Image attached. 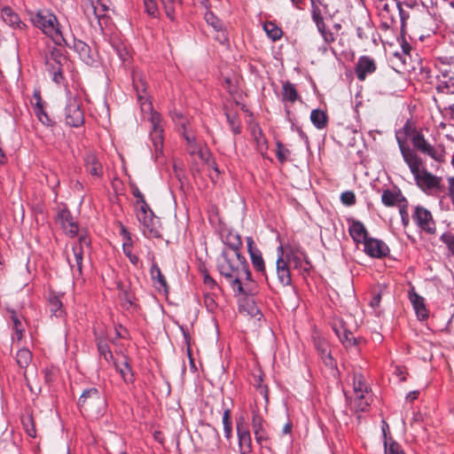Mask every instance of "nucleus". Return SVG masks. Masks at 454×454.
Listing matches in <instances>:
<instances>
[{
  "label": "nucleus",
  "mask_w": 454,
  "mask_h": 454,
  "mask_svg": "<svg viewBox=\"0 0 454 454\" xmlns=\"http://www.w3.org/2000/svg\"><path fill=\"white\" fill-rule=\"evenodd\" d=\"M414 220L425 231L434 233L435 224L431 213L427 209L418 207L415 210Z\"/></svg>",
  "instance_id": "4468645a"
},
{
  "label": "nucleus",
  "mask_w": 454,
  "mask_h": 454,
  "mask_svg": "<svg viewBox=\"0 0 454 454\" xmlns=\"http://www.w3.org/2000/svg\"><path fill=\"white\" fill-rule=\"evenodd\" d=\"M51 311L56 316L59 317L62 314V302L56 296L51 297L49 300Z\"/></svg>",
  "instance_id": "79ce46f5"
},
{
  "label": "nucleus",
  "mask_w": 454,
  "mask_h": 454,
  "mask_svg": "<svg viewBox=\"0 0 454 454\" xmlns=\"http://www.w3.org/2000/svg\"><path fill=\"white\" fill-rule=\"evenodd\" d=\"M310 121L317 129H322L327 125L328 116L324 111L314 109L310 114Z\"/></svg>",
  "instance_id": "c756f323"
},
{
  "label": "nucleus",
  "mask_w": 454,
  "mask_h": 454,
  "mask_svg": "<svg viewBox=\"0 0 454 454\" xmlns=\"http://www.w3.org/2000/svg\"><path fill=\"white\" fill-rule=\"evenodd\" d=\"M299 98L300 96L294 84L290 82H285L282 86V101L293 104Z\"/></svg>",
  "instance_id": "c85d7f7f"
},
{
  "label": "nucleus",
  "mask_w": 454,
  "mask_h": 454,
  "mask_svg": "<svg viewBox=\"0 0 454 454\" xmlns=\"http://www.w3.org/2000/svg\"><path fill=\"white\" fill-rule=\"evenodd\" d=\"M204 19L207 24L214 29L216 33L215 39L220 43L224 44L228 43V34L223 27L221 20H219L211 11L207 10L204 14Z\"/></svg>",
  "instance_id": "ddd939ff"
},
{
  "label": "nucleus",
  "mask_w": 454,
  "mask_h": 454,
  "mask_svg": "<svg viewBox=\"0 0 454 454\" xmlns=\"http://www.w3.org/2000/svg\"><path fill=\"white\" fill-rule=\"evenodd\" d=\"M121 235L122 236V249L125 255L129 258L130 262L134 265H137L139 262L138 256L132 253V239L129 232L124 226L121 228Z\"/></svg>",
  "instance_id": "b1692460"
},
{
  "label": "nucleus",
  "mask_w": 454,
  "mask_h": 454,
  "mask_svg": "<svg viewBox=\"0 0 454 454\" xmlns=\"http://www.w3.org/2000/svg\"><path fill=\"white\" fill-rule=\"evenodd\" d=\"M336 333L338 334L340 341L346 346V347H351L356 345V338L353 335L351 332L343 330L342 334L339 333V331L336 330Z\"/></svg>",
  "instance_id": "58836bf2"
},
{
  "label": "nucleus",
  "mask_w": 454,
  "mask_h": 454,
  "mask_svg": "<svg viewBox=\"0 0 454 454\" xmlns=\"http://www.w3.org/2000/svg\"><path fill=\"white\" fill-rule=\"evenodd\" d=\"M135 209L138 221L143 224L144 234L147 238H159L160 236L159 221L151 207L146 204V201L137 200Z\"/></svg>",
  "instance_id": "7ed1b4c3"
},
{
  "label": "nucleus",
  "mask_w": 454,
  "mask_h": 454,
  "mask_svg": "<svg viewBox=\"0 0 454 454\" xmlns=\"http://www.w3.org/2000/svg\"><path fill=\"white\" fill-rule=\"evenodd\" d=\"M291 152L289 149L286 148L280 142H277L276 156L281 163L286 162Z\"/></svg>",
  "instance_id": "ea45409f"
},
{
  "label": "nucleus",
  "mask_w": 454,
  "mask_h": 454,
  "mask_svg": "<svg viewBox=\"0 0 454 454\" xmlns=\"http://www.w3.org/2000/svg\"><path fill=\"white\" fill-rule=\"evenodd\" d=\"M237 432L241 451L243 453L251 451L252 441L250 432L245 425V419L242 417L237 420Z\"/></svg>",
  "instance_id": "f3484780"
},
{
  "label": "nucleus",
  "mask_w": 454,
  "mask_h": 454,
  "mask_svg": "<svg viewBox=\"0 0 454 454\" xmlns=\"http://www.w3.org/2000/svg\"><path fill=\"white\" fill-rule=\"evenodd\" d=\"M442 240L447 245L451 254L454 255V235L444 234L442 236Z\"/></svg>",
  "instance_id": "6e6d98bb"
},
{
  "label": "nucleus",
  "mask_w": 454,
  "mask_h": 454,
  "mask_svg": "<svg viewBox=\"0 0 454 454\" xmlns=\"http://www.w3.org/2000/svg\"><path fill=\"white\" fill-rule=\"evenodd\" d=\"M59 220L62 228L71 237H74L78 232V225L67 209H62L59 213Z\"/></svg>",
  "instance_id": "412c9836"
},
{
  "label": "nucleus",
  "mask_w": 454,
  "mask_h": 454,
  "mask_svg": "<svg viewBox=\"0 0 454 454\" xmlns=\"http://www.w3.org/2000/svg\"><path fill=\"white\" fill-rule=\"evenodd\" d=\"M188 152L192 155L198 154L200 159H204L205 154L207 153L202 151L196 142L192 143V145H188Z\"/></svg>",
  "instance_id": "8fccbe9b"
},
{
  "label": "nucleus",
  "mask_w": 454,
  "mask_h": 454,
  "mask_svg": "<svg viewBox=\"0 0 454 454\" xmlns=\"http://www.w3.org/2000/svg\"><path fill=\"white\" fill-rule=\"evenodd\" d=\"M89 245H90L89 238L86 236H82L78 239L77 243H75L73 246V248H72L73 258L69 254L67 255V260H68L71 267L74 266L73 263V261H74L75 262V265H76L79 272L82 271L83 254H84L85 250L89 249Z\"/></svg>",
  "instance_id": "f8f14e48"
},
{
  "label": "nucleus",
  "mask_w": 454,
  "mask_h": 454,
  "mask_svg": "<svg viewBox=\"0 0 454 454\" xmlns=\"http://www.w3.org/2000/svg\"><path fill=\"white\" fill-rule=\"evenodd\" d=\"M22 424L27 434L31 437L36 436V431L35 427V421L31 415H27L22 418Z\"/></svg>",
  "instance_id": "c9c22d12"
},
{
  "label": "nucleus",
  "mask_w": 454,
  "mask_h": 454,
  "mask_svg": "<svg viewBox=\"0 0 454 454\" xmlns=\"http://www.w3.org/2000/svg\"><path fill=\"white\" fill-rule=\"evenodd\" d=\"M145 8L148 14L155 17L158 13V6L155 0H144Z\"/></svg>",
  "instance_id": "49530a36"
},
{
  "label": "nucleus",
  "mask_w": 454,
  "mask_h": 454,
  "mask_svg": "<svg viewBox=\"0 0 454 454\" xmlns=\"http://www.w3.org/2000/svg\"><path fill=\"white\" fill-rule=\"evenodd\" d=\"M397 5H398V9H399L401 22H402V30H403V28L405 27L406 20L409 18V13L402 8L400 4H398Z\"/></svg>",
  "instance_id": "e2e57ef3"
},
{
  "label": "nucleus",
  "mask_w": 454,
  "mask_h": 454,
  "mask_svg": "<svg viewBox=\"0 0 454 454\" xmlns=\"http://www.w3.org/2000/svg\"><path fill=\"white\" fill-rule=\"evenodd\" d=\"M313 20L315 21L317 29H324L325 24L324 22L323 17L318 12H313Z\"/></svg>",
  "instance_id": "052dcab7"
},
{
  "label": "nucleus",
  "mask_w": 454,
  "mask_h": 454,
  "mask_svg": "<svg viewBox=\"0 0 454 454\" xmlns=\"http://www.w3.org/2000/svg\"><path fill=\"white\" fill-rule=\"evenodd\" d=\"M364 25H365V27H358L357 29H356L357 36L360 39H362V40H364V39L368 38V35L366 33V30H370L371 29L369 22H365Z\"/></svg>",
  "instance_id": "13d9d810"
},
{
  "label": "nucleus",
  "mask_w": 454,
  "mask_h": 454,
  "mask_svg": "<svg viewBox=\"0 0 454 454\" xmlns=\"http://www.w3.org/2000/svg\"><path fill=\"white\" fill-rule=\"evenodd\" d=\"M11 318L13 323V329L15 331V336L18 340H20L23 336L24 328L22 324L14 311L11 312Z\"/></svg>",
  "instance_id": "e433bc0d"
},
{
  "label": "nucleus",
  "mask_w": 454,
  "mask_h": 454,
  "mask_svg": "<svg viewBox=\"0 0 454 454\" xmlns=\"http://www.w3.org/2000/svg\"><path fill=\"white\" fill-rule=\"evenodd\" d=\"M175 120L178 121L179 124L182 126V128L184 129V137L187 144L188 145H192V143L196 142L194 137L185 133V122L184 121L183 115L180 114H176V117H175Z\"/></svg>",
  "instance_id": "a18cd8bd"
},
{
  "label": "nucleus",
  "mask_w": 454,
  "mask_h": 454,
  "mask_svg": "<svg viewBox=\"0 0 454 454\" xmlns=\"http://www.w3.org/2000/svg\"><path fill=\"white\" fill-rule=\"evenodd\" d=\"M203 283L208 290L217 289L215 281L208 274L204 275Z\"/></svg>",
  "instance_id": "4d7b16f0"
},
{
  "label": "nucleus",
  "mask_w": 454,
  "mask_h": 454,
  "mask_svg": "<svg viewBox=\"0 0 454 454\" xmlns=\"http://www.w3.org/2000/svg\"><path fill=\"white\" fill-rule=\"evenodd\" d=\"M448 182H449L450 195L452 199H454V177H450L448 179Z\"/></svg>",
  "instance_id": "774afa93"
},
{
  "label": "nucleus",
  "mask_w": 454,
  "mask_h": 454,
  "mask_svg": "<svg viewBox=\"0 0 454 454\" xmlns=\"http://www.w3.org/2000/svg\"><path fill=\"white\" fill-rule=\"evenodd\" d=\"M441 73L442 79L438 76L437 92L440 95L454 94V73L448 69L441 70Z\"/></svg>",
  "instance_id": "a211bd4d"
},
{
  "label": "nucleus",
  "mask_w": 454,
  "mask_h": 454,
  "mask_svg": "<svg viewBox=\"0 0 454 454\" xmlns=\"http://www.w3.org/2000/svg\"><path fill=\"white\" fill-rule=\"evenodd\" d=\"M364 244V252L372 257L381 258L389 253L388 247L380 239H367Z\"/></svg>",
  "instance_id": "2eb2a0df"
},
{
  "label": "nucleus",
  "mask_w": 454,
  "mask_h": 454,
  "mask_svg": "<svg viewBox=\"0 0 454 454\" xmlns=\"http://www.w3.org/2000/svg\"><path fill=\"white\" fill-rule=\"evenodd\" d=\"M33 98L35 100V107L43 106V99H42L41 93L39 90H36L34 91Z\"/></svg>",
  "instance_id": "0e129e2a"
},
{
  "label": "nucleus",
  "mask_w": 454,
  "mask_h": 454,
  "mask_svg": "<svg viewBox=\"0 0 454 454\" xmlns=\"http://www.w3.org/2000/svg\"><path fill=\"white\" fill-rule=\"evenodd\" d=\"M56 368L53 366L46 367L43 370V373L46 383H50L53 380L56 375Z\"/></svg>",
  "instance_id": "603ef678"
},
{
  "label": "nucleus",
  "mask_w": 454,
  "mask_h": 454,
  "mask_svg": "<svg viewBox=\"0 0 454 454\" xmlns=\"http://www.w3.org/2000/svg\"><path fill=\"white\" fill-rule=\"evenodd\" d=\"M380 300H381V295H380V294H375V295L372 297V301H370V305H371V307H372V308H377V307H379V305H380Z\"/></svg>",
  "instance_id": "338daca9"
},
{
  "label": "nucleus",
  "mask_w": 454,
  "mask_h": 454,
  "mask_svg": "<svg viewBox=\"0 0 454 454\" xmlns=\"http://www.w3.org/2000/svg\"><path fill=\"white\" fill-rule=\"evenodd\" d=\"M385 454H404L400 445L394 441L385 440Z\"/></svg>",
  "instance_id": "4c0bfd02"
},
{
  "label": "nucleus",
  "mask_w": 454,
  "mask_h": 454,
  "mask_svg": "<svg viewBox=\"0 0 454 454\" xmlns=\"http://www.w3.org/2000/svg\"><path fill=\"white\" fill-rule=\"evenodd\" d=\"M318 31L322 35L324 41L326 43H332L333 42L335 41L334 35L330 30H327L325 27H324V29H319Z\"/></svg>",
  "instance_id": "5fc2aeb1"
},
{
  "label": "nucleus",
  "mask_w": 454,
  "mask_h": 454,
  "mask_svg": "<svg viewBox=\"0 0 454 454\" xmlns=\"http://www.w3.org/2000/svg\"><path fill=\"white\" fill-rule=\"evenodd\" d=\"M254 437H255L256 442L260 445H262L269 439L267 432L265 431L264 428L260 429V430H254Z\"/></svg>",
  "instance_id": "3c124183"
},
{
  "label": "nucleus",
  "mask_w": 454,
  "mask_h": 454,
  "mask_svg": "<svg viewBox=\"0 0 454 454\" xmlns=\"http://www.w3.org/2000/svg\"><path fill=\"white\" fill-rule=\"evenodd\" d=\"M150 273L152 276V279L153 280V283L156 286V288H158L159 290H163L167 293L168 290L167 280L156 263H153L152 265Z\"/></svg>",
  "instance_id": "cd10ccee"
},
{
  "label": "nucleus",
  "mask_w": 454,
  "mask_h": 454,
  "mask_svg": "<svg viewBox=\"0 0 454 454\" xmlns=\"http://www.w3.org/2000/svg\"><path fill=\"white\" fill-rule=\"evenodd\" d=\"M264 31L273 41H277L282 36V30L275 23L267 21L263 25Z\"/></svg>",
  "instance_id": "72a5a7b5"
},
{
  "label": "nucleus",
  "mask_w": 454,
  "mask_h": 454,
  "mask_svg": "<svg viewBox=\"0 0 454 454\" xmlns=\"http://www.w3.org/2000/svg\"><path fill=\"white\" fill-rule=\"evenodd\" d=\"M223 424L224 436L226 437V439L230 440L231 437L232 425H231V411L229 409H226L223 411Z\"/></svg>",
  "instance_id": "f704fd0d"
},
{
  "label": "nucleus",
  "mask_w": 454,
  "mask_h": 454,
  "mask_svg": "<svg viewBox=\"0 0 454 454\" xmlns=\"http://www.w3.org/2000/svg\"><path fill=\"white\" fill-rule=\"evenodd\" d=\"M15 358L21 369H27L33 360V355L28 348H23L18 350Z\"/></svg>",
  "instance_id": "7c9ffc66"
},
{
  "label": "nucleus",
  "mask_w": 454,
  "mask_h": 454,
  "mask_svg": "<svg viewBox=\"0 0 454 454\" xmlns=\"http://www.w3.org/2000/svg\"><path fill=\"white\" fill-rule=\"evenodd\" d=\"M348 231L356 243H364L368 239L367 231L361 222L353 221L349 226Z\"/></svg>",
  "instance_id": "a878e982"
},
{
  "label": "nucleus",
  "mask_w": 454,
  "mask_h": 454,
  "mask_svg": "<svg viewBox=\"0 0 454 454\" xmlns=\"http://www.w3.org/2000/svg\"><path fill=\"white\" fill-rule=\"evenodd\" d=\"M409 300L419 319L425 320L428 317V310L426 308L425 300L418 294L412 286L408 293Z\"/></svg>",
  "instance_id": "6ab92c4d"
},
{
  "label": "nucleus",
  "mask_w": 454,
  "mask_h": 454,
  "mask_svg": "<svg viewBox=\"0 0 454 454\" xmlns=\"http://www.w3.org/2000/svg\"><path fill=\"white\" fill-rule=\"evenodd\" d=\"M114 365L125 382L133 381V373L125 356H121V359L114 362Z\"/></svg>",
  "instance_id": "bb28decb"
},
{
  "label": "nucleus",
  "mask_w": 454,
  "mask_h": 454,
  "mask_svg": "<svg viewBox=\"0 0 454 454\" xmlns=\"http://www.w3.org/2000/svg\"><path fill=\"white\" fill-rule=\"evenodd\" d=\"M98 351H99L100 355L106 361H109L110 359L113 358L112 352L110 351L109 347L106 342H102V341L98 342Z\"/></svg>",
  "instance_id": "de8ad7c7"
},
{
  "label": "nucleus",
  "mask_w": 454,
  "mask_h": 454,
  "mask_svg": "<svg viewBox=\"0 0 454 454\" xmlns=\"http://www.w3.org/2000/svg\"><path fill=\"white\" fill-rule=\"evenodd\" d=\"M354 395L352 406L356 411H364L370 405L372 395L369 387L362 374H354L353 377Z\"/></svg>",
  "instance_id": "423d86ee"
},
{
  "label": "nucleus",
  "mask_w": 454,
  "mask_h": 454,
  "mask_svg": "<svg viewBox=\"0 0 454 454\" xmlns=\"http://www.w3.org/2000/svg\"><path fill=\"white\" fill-rule=\"evenodd\" d=\"M413 147L423 154H426L437 162H443L445 160V152L442 145L434 147L431 145L420 133H416L411 137Z\"/></svg>",
  "instance_id": "6e6552de"
},
{
  "label": "nucleus",
  "mask_w": 454,
  "mask_h": 454,
  "mask_svg": "<svg viewBox=\"0 0 454 454\" xmlns=\"http://www.w3.org/2000/svg\"><path fill=\"white\" fill-rule=\"evenodd\" d=\"M376 71L375 61L368 56L359 58L356 66V74L359 81H364L368 74Z\"/></svg>",
  "instance_id": "dca6fc26"
},
{
  "label": "nucleus",
  "mask_w": 454,
  "mask_h": 454,
  "mask_svg": "<svg viewBox=\"0 0 454 454\" xmlns=\"http://www.w3.org/2000/svg\"><path fill=\"white\" fill-rule=\"evenodd\" d=\"M242 306H243V308L245 306H247L250 309V310H248V313L254 317H255L259 314V309H257V307L255 306V304L253 301L247 300Z\"/></svg>",
  "instance_id": "bf43d9fd"
},
{
  "label": "nucleus",
  "mask_w": 454,
  "mask_h": 454,
  "mask_svg": "<svg viewBox=\"0 0 454 454\" xmlns=\"http://www.w3.org/2000/svg\"><path fill=\"white\" fill-rule=\"evenodd\" d=\"M3 20L11 27H20V20L16 12L10 7H4L1 11Z\"/></svg>",
  "instance_id": "2f4dec72"
},
{
  "label": "nucleus",
  "mask_w": 454,
  "mask_h": 454,
  "mask_svg": "<svg viewBox=\"0 0 454 454\" xmlns=\"http://www.w3.org/2000/svg\"><path fill=\"white\" fill-rule=\"evenodd\" d=\"M399 211H400L403 224L404 226H407L409 223V214L407 211V207L406 206L401 207Z\"/></svg>",
  "instance_id": "680f3d73"
},
{
  "label": "nucleus",
  "mask_w": 454,
  "mask_h": 454,
  "mask_svg": "<svg viewBox=\"0 0 454 454\" xmlns=\"http://www.w3.org/2000/svg\"><path fill=\"white\" fill-rule=\"evenodd\" d=\"M35 113L39 119V121L45 126H50L51 124V121L46 112L44 111L43 106L35 107Z\"/></svg>",
  "instance_id": "37998d69"
},
{
  "label": "nucleus",
  "mask_w": 454,
  "mask_h": 454,
  "mask_svg": "<svg viewBox=\"0 0 454 454\" xmlns=\"http://www.w3.org/2000/svg\"><path fill=\"white\" fill-rule=\"evenodd\" d=\"M66 123L71 127H79L84 122V114L81 108V102L74 97L67 98L65 107Z\"/></svg>",
  "instance_id": "9d476101"
},
{
  "label": "nucleus",
  "mask_w": 454,
  "mask_h": 454,
  "mask_svg": "<svg viewBox=\"0 0 454 454\" xmlns=\"http://www.w3.org/2000/svg\"><path fill=\"white\" fill-rule=\"evenodd\" d=\"M253 136L254 137L255 143H256V149L262 156H264V153L268 148L267 145V139L264 137L262 129L260 128L254 129H253Z\"/></svg>",
  "instance_id": "473e14b6"
},
{
  "label": "nucleus",
  "mask_w": 454,
  "mask_h": 454,
  "mask_svg": "<svg viewBox=\"0 0 454 454\" xmlns=\"http://www.w3.org/2000/svg\"><path fill=\"white\" fill-rule=\"evenodd\" d=\"M247 250L250 254L252 264L254 268L260 272L265 271L264 260L262 258L261 251L254 245V241L252 237L247 238Z\"/></svg>",
  "instance_id": "aec40b11"
},
{
  "label": "nucleus",
  "mask_w": 454,
  "mask_h": 454,
  "mask_svg": "<svg viewBox=\"0 0 454 454\" xmlns=\"http://www.w3.org/2000/svg\"><path fill=\"white\" fill-rule=\"evenodd\" d=\"M78 405L83 411L98 414L103 411L106 400L97 388L92 387L83 391L79 399Z\"/></svg>",
  "instance_id": "0eeeda50"
},
{
  "label": "nucleus",
  "mask_w": 454,
  "mask_h": 454,
  "mask_svg": "<svg viewBox=\"0 0 454 454\" xmlns=\"http://www.w3.org/2000/svg\"><path fill=\"white\" fill-rule=\"evenodd\" d=\"M130 190L134 197H136L137 199H144V196L137 186H136L135 184H131Z\"/></svg>",
  "instance_id": "69168bd1"
},
{
  "label": "nucleus",
  "mask_w": 454,
  "mask_h": 454,
  "mask_svg": "<svg viewBox=\"0 0 454 454\" xmlns=\"http://www.w3.org/2000/svg\"><path fill=\"white\" fill-rule=\"evenodd\" d=\"M165 12L170 20H174L175 4H180L181 0H161Z\"/></svg>",
  "instance_id": "a19ab883"
},
{
  "label": "nucleus",
  "mask_w": 454,
  "mask_h": 454,
  "mask_svg": "<svg viewBox=\"0 0 454 454\" xmlns=\"http://www.w3.org/2000/svg\"><path fill=\"white\" fill-rule=\"evenodd\" d=\"M67 63V58L60 50L53 49L45 58L47 71L52 76L56 83H60L64 80L63 67Z\"/></svg>",
  "instance_id": "1a4fd4ad"
},
{
  "label": "nucleus",
  "mask_w": 454,
  "mask_h": 454,
  "mask_svg": "<svg viewBox=\"0 0 454 454\" xmlns=\"http://www.w3.org/2000/svg\"><path fill=\"white\" fill-rule=\"evenodd\" d=\"M32 21L35 27L40 28L57 43L60 44L61 41H65L58 27V20L54 14L47 11H39L32 18Z\"/></svg>",
  "instance_id": "20e7f679"
},
{
  "label": "nucleus",
  "mask_w": 454,
  "mask_h": 454,
  "mask_svg": "<svg viewBox=\"0 0 454 454\" xmlns=\"http://www.w3.org/2000/svg\"><path fill=\"white\" fill-rule=\"evenodd\" d=\"M86 171L94 178H99L103 175V167L98 157L93 153H88L84 158Z\"/></svg>",
  "instance_id": "4be33fe9"
},
{
  "label": "nucleus",
  "mask_w": 454,
  "mask_h": 454,
  "mask_svg": "<svg viewBox=\"0 0 454 454\" xmlns=\"http://www.w3.org/2000/svg\"><path fill=\"white\" fill-rule=\"evenodd\" d=\"M73 48L85 64L92 65L94 63V55L86 43L82 40H74Z\"/></svg>",
  "instance_id": "5701e85b"
},
{
  "label": "nucleus",
  "mask_w": 454,
  "mask_h": 454,
  "mask_svg": "<svg viewBox=\"0 0 454 454\" xmlns=\"http://www.w3.org/2000/svg\"><path fill=\"white\" fill-rule=\"evenodd\" d=\"M400 152L404 162L408 165L419 187L426 192L440 188L441 178L427 170H420L422 159L409 146H406L403 140L397 137Z\"/></svg>",
  "instance_id": "f03ea898"
},
{
  "label": "nucleus",
  "mask_w": 454,
  "mask_h": 454,
  "mask_svg": "<svg viewBox=\"0 0 454 454\" xmlns=\"http://www.w3.org/2000/svg\"><path fill=\"white\" fill-rule=\"evenodd\" d=\"M204 303L208 311H215L217 307V303L215 299V294L210 293H206L204 295Z\"/></svg>",
  "instance_id": "c03bdc74"
},
{
  "label": "nucleus",
  "mask_w": 454,
  "mask_h": 454,
  "mask_svg": "<svg viewBox=\"0 0 454 454\" xmlns=\"http://www.w3.org/2000/svg\"><path fill=\"white\" fill-rule=\"evenodd\" d=\"M285 262L291 270H297L300 274L304 271H308L310 267V263L308 261L305 253L300 249H291L287 252Z\"/></svg>",
  "instance_id": "9b49d317"
},
{
  "label": "nucleus",
  "mask_w": 454,
  "mask_h": 454,
  "mask_svg": "<svg viewBox=\"0 0 454 454\" xmlns=\"http://www.w3.org/2000/svg\"><path fill=\"white\" fill-rule=\"evenodd\" d=\"M253 431L263 428V419L258 412L254 411L252 416Z\"/></svg>",
  "instance_id": "09e8293b"
},
{
  "label": "nucleus",
  "mask_w": 454,
  "mask_h": 454,
  "mask_svg": "<svg viewBox=\"0 0 454 454\" xmlns=\"http://www.w3.org/2000/svg\"><path fill=\"white\" fill-rule=\"evenodd\" d=\"M201 160L206 162V164L207 165V167L209 168L214 169L217 176L220 174V171L218 169V167H217L215 160L211 158L210 153L208 152L205 154V158L201 159Z\"/></svg>",
  "instance_id": "864d4df0"
},
{
  "label": "nucleus",
  "mask_w": 454,
  "mask_h": 454,
  "mask_svg": "<svg viewBox=\"0 0 454 454\" xmlns=\"http://www.w3.org/2000/svg\"><path fill=\"white\" fill-rule=\"evenodd\" d=\"M142 111L150 112V122L152 130L150 137L154 147L156 157L162 153L163 149V125L160 115L153 111L152 103L144 102L141 104Z\"/></svg>",
  "instance_id": "39448f33"
},
{
  "label": "nucleus",
  "mask_w": 454,
  "mask_h": 454,
  "mask_svg": "<svg viewBox=\"0 0 454 454\" xmlns=\"http://www.w3.org/2000/svg\"><path fill=\"white\" fill-rule=\"evenodd\" d=\"M241 241L237 237V243L225 248L218 259V270L222 276L225 277L237 288L239 293L243 292L241 278L249 275L247 263L244 256L239 253V247Z\"/></svg>",
  "instance_id": "f257e3e1"
},
{
  "label": "nucleus",
  "mask_w": 454,
  "mask_h": 454,
  "mask_svg": "<svg viewBox=\"0 0 454 454\" xmlns=\"http://www.w3.org/2000/svg\"><path fill=\"white\" fill-rule=\"evenodd\" d=\"M290 267L285 262V259L280 257L277 261V275L278 281L284 286H287L292 283Z\"/></svg>",
  "instance_id": "393cba45"
}]
</instances>
